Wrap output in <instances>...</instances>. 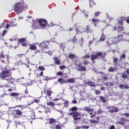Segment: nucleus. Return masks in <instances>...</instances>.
<instances>
[{
  "mask_svg": "<svg viewBox=\"0 0 129 129\" xmlns=\"http://www.w3.org/2000/svg\"><path fill=\"white\" fill-rule=\"evenodd\" d=\"M79 71H86V68L84 66H82L81 68H79L78 69Z\"/></svg>",
  "mask_w": 129,
  "mask_h": 129,
  "instance_id": "nucleus-26",
  "label": "nucleus"
},
{
  "mask_svg": "<svg viewBox=\"0 0 129 129\" xmlns=\"http://www.w3.org/2000/svg\"><path fill=\"white\" fill-rule=\"evenodd\" d=\"M6 33H7V30H4L3 34H2V36H5V35H6Z\"/></svg>",
  "mask_w": 129,
  "mask_h": 129,
  "instance_id": "nucleus-63",
  "label": "nucleus"
},
{
  "mask_svg": "<svg viewBox=\"0 0 129 129\" xmlns=\"http://www.w3.org/2000/svg\"><path fill=\"white\" fill-rule=\"evenodd\" d=\"M120 120L121 121H118L116 122V123H117L118 124H121V125H123L124 124V122H123V121H127V119H126L123 117H121L120 118Z\"/></svg>",
  "mask_w": 129,
  "mask_h": 129,
  "instance_id": "nucleus-10",
  "label": "nucleus"
},
{
  "mask_svg": "<svg viewBox=\"0 0 129 129\" xmlns=\"http://www.w3.org/2000/svg\"><path fill=\"white\" fill-rule=\"evenodd\" d=\"M8 77H12V74L10 73V70H6L0 73V78L6 80Z\"/></svg>",
  "mask_w": 129,
  "mask_h": 129,
  "instance_id": "nucleus-5",
  "label": "nucleus"
},
{
  "mask_svg": "<svg viewBox=\"0 0 129 129\" xmlns=\"http://www.w3.org/2000/svg\"><path fill=\"white\" fill-rule=\"evenodd\" d=\"M112 108L109 110V112H111V113H113V112H117L118 111V108L115 107H112Z\"/></svg>",
  "mask_w": 129,
  "mask_h": 129,
  "instance_id": "nucleus-11",
  "label": "nucleus"
},
{
  "mask_svg": "<svg viewBox=\"0 0 129 129\" xmlns=\"http://www.w3.org/2000/svg\"><path fill=\"white\" fill-rule=\"evenodd\" d=\"M55 128L56 129H61V126H60V125H59V124H57L55 126Z\"/></svg>",
  "mask_w": 129,
  "mask_h": 129,
  "instance_id": "nucleus-55",
  "label": "nucleus"
},
{
  "mask_svg": "<svg viewBox=\"0 0 129 129\" xmlns=\"http://www.w3.org/2000/svg\"><path fill=\"white\" fill-rule=\"evenodd\" d=\"M84 110L86 111H91L92 112L94 111V110L93 109L90 108L88 107H85L84 108Z\"/></svg>",
  "mask_w": 129,
  "mask_h": 129,
  "instance_id": "nucleus-24",
  "label": "nucleus"
},
{
  "mask_svg": "<svg viewBox=\"0 0 129 129\" xmlns=\"http://www.w3.org/2000/svg\"><path fill=\"white\" fill-rule=\"evenodd\" d=\"M92 21L94 23V25L95 27H96V24H98V23H99L100 22V21L99 20L94 19H92Z\"/></svg>",
  "mask_w": 129,
  "mask_h": 129,
  "instance_id": "nucleus-20",
  "label": "nucleus"
},
{
  "mask_svg": "<svg viewBox=\"0 0 129 129\" xmlns=\"http://www.w3.org/2000/svg\"><path fill=\"white\" fill-rule=\"evenodd\" d=\"M124 30V27H123V26L121 27H118L117 28V31L118 33H119V32H122V31H123Z\"/></svg>",
  "mask_w": 129,
  "mask_h": 129,
  "instance_id": "nucleus-28",
  "label": "nucleus"
},
{
  "mask_svg": "<svg viewBox=\"0 0 129 129\" xmlns=\"http://www.w3.org/2000/svg\"><path fill=\"white\" fill-rule=\"evenodd\" d=\"M115 127H114V125H111L109 128V129H115Z\"/></svg>",
  "mask_w": 129,
  "mask_h": 129,
  "instance_id": "nucleus-62",
  "label": "nucleus"
},
{
  "mask_svg": "<svg viewBox=\"0 0 129 129\" xmlns=\"http://www.w3.org/2000/svg\"><path fill=\"white\" fill-rule=\"evenodd\" d=\"M82 128H83V129H89V126L82 125Z\"/></svg>",
  "mask_w": 129,
  "mask_h": 129,
  "instance_id": "nucleus-44",
  "label": "nucleus"
},
{
  "mask_svg": "<svg viewBox=\"0 0 129 129\" xmlns=\"http://www.w3.org/2000/svg\"><path fill=\"white\" fill-rule=\"evenodd\" d=\"M53 59H54V61H55V64H56V65H60V60L58 59V58L53 57Z\"/></svg>",
  "mask_w": 129,
  "mask_h": 129,
  "instance_id": "nucleus-19",
  "label": "nucleus"
},
{
  "mask_svg": "<svg viewBox=\"0 0 129 129\" xmlns=\"http://www.w3.org/2000/svg\"><path fill=\"white\" fill-rule=\"evenodd\" d=\"M68 115H73V118L74 119V123L75 124L77 123L78 120L81 119V114L78 112H72L68 114Z\"/></svg>",
  "mask_w": 129,
  "mask_h": 129,
  "instance_id": "nucleus-3",
  "label": "nucleus"
},
{
  "mask_svg": "<svg viewBox=\"0 0 129 129\" xmlns=\"http://www.w3.org/2000/svg\"><path fill=\"white\" fill-rule=\"evenodd\" d=\"M100 14V12H97L95 13V17H98L99 16V14Z\"/></svg>",
  "mask_w": 129,
  "mask_h": 129,
  "instance_id": "nucleus-49",
  "label": "nucleus"
},
{
  "mask_svg": "<svg viewBox=\"0 0 129 129\" xmlns=\"http://www.w3.org/2000/svg\"><path fill=\"white\" fill-rule=\"evenodd\" d=\"M123 21H125V17H121L120 18V20H118V24L121 26H122V25H123V23H122Z\"/></svg>",
  "mask_w": 129,
  "mask_h": 129,
  "instance_id": "nucleus-16",
  "label": "nucleus"
},
{
  "mask_svg": "<svg viewBox=\"0 0 129 129\" xmlns=\"http://www.w3.org/2000/svg\"><path fill=\"white\" fill-rule=\"evenodd\" d=\"M95 93L97 94V95H98L99 94H100V91L96 90H95Z\"/></svg>",
  "mask_w": 129,
  "mask_h": 129,
  "instance_id": "nucleus-51",
  "label": "nucleus"
},
{
  "mask_svg": "<svg viewBox=\"0 0 129 129\" xmlns=\"http://www.w3.org/2000/svg\"><path fill=\"white\" fill-rule=\"evenodd\" d=\"M29 49L32 51H35V50H37V46L35 44H30L29 45Z\"/></svg>",
  "mask_w": 129,
  "mask_h": 129,
  "instance_id": "nucleus-14",
  "label": "nucleus"
},
{
  "mask_svg": "<svg viewBox=\"0 0 129 129\" xmlns=\"http://www.w3.org/2000/svg\"><path fill=\"white\" fill-rule=\"evenodd\" d=\"M66 82H68V83H74L75 82V78H70L68 79Z\"/></svg>",
  "mask_w": 129,
  "mask_h": 129,
  "instance_id": "nucleus-18",
  "label": "nucleus"
},
{
  "mask_svg": "<svg viewBox=\"0 0 129 129\" xmlns=\"http://www.w3.org/2000/svg\"><path fill=\"white\" fill-rule=\"evenodd\" d=\"M56 75L57 76H61L63 75V73L61 72H58L57 73Z\"/></svg>",
  "mask_w": 129,
  "mask_h": 129,
  "instance_id": "nucleus-45",
  "label": "nucleus"
},
{
  "mask_svg": "<svg viewBox=\"0 0 129 129\" xmlns=\"http://www.w3.org/2000/svg\"><path fill=\"white\" fill-rule=\"evenodd\" d=\"M25 93L27 95L29 94V91H28V89L26 88V89L25 91Z\"/></svg>",
  "mask_w": 129,
  "mask_h": 129,
  "instance_id": "nucleus-61",
  "label": "nucleus"
},
{
  "mask_svg": "<svg viewBox=\"0 0 129 129\" xmlns=\"http://www.w3.org/2000/svg\"><path fill=\"white\" fill-rule=\"evenodd\" d=\"M115 69L113 67H110L108 69V72H114Z\"/></svg>",
  "mask_w": 129,
  "mask_h": 129,
  "instance_id": "nucleus-31",
  "label": "nucleus"
},
{
  "mask_svg": "<svg viewBox=\"0 0 129 129\" xmlns=\"http://www.w3.org/2000/svg\"><path fill=\"white\" fill-rule=\"evenodd\" d=\"M49 122H47V123L52 124V123H55V122H56V120L54 118H50L49 119Z\"/></svg>",
  "mask_w": 129,
  "mask_h": 129,
  "instance_id": "nucleus-21",
  "label": "nucleus"
},
{
  "mask_svg": "<svg viewBox=\"0 0 129 129\" xmlns=\"http://www.w3.org/2000/svg\"><path fill=\"white\" fill-rule=\"evenodd\" d=\"M58 82H59L60 84L62 83H66V81L64 80L62 78H59L57 80Z\"/></svg>",
  "mask_w": 129,
  "mask_h": 129,
  "instance_id": "nucleus-25",
  "label": "nucleus"
},
{
  "mask_svg": "<svg viewBox=\"0 0 129 129\" xmlns=\"http://www.w3.org/2000/svg\"><path fill=\"white\" fill-rule=\"evenodd\" d=\"M82 27L81 26L78 27V28L76 29V31L77 32V34H82V33H93V30L90 29L89 27V25H87L86 26V28L85 30H83Z\"/></svg>",
  "mask_w": 129,
  "mask_h": 129,
  "instance_id": "nucleus-4",
  "label": "nucleus"
},
{
  "mask_svg": "<svg viewBox=\"0 0 129 129\" xmlns=\"http://www.w3.org/2000/svg\"><path fill=\"white\" fill-rule=\"evenodd\" d=\"M5 56L7 57V61L8 62H9L10 61V55H9V54H6Z\"/></svg>",
  "mask_w": 129,
  "mask_h": 129,
  "instance_id": "nucleus-56",
  "label": "nucleus"
},
{
  "mask_svg": "<svg viewBox=\"0 0 129 129\" xmlns=\"http://www.w3.org/2000/svg\"><path fill=\"white\" fill-rule=\"evenodd\" d=\"M7 95V93H5L4 94H3L2 95H1L0 96V98H4V97Z\"/></svg>",
  "mask_w": 129,
  "mask_h": 129,
  "instance_id": "nucleus-50",
  "label": "nucleus"
},
{
  "mask_svg": "<svg viewBox=\"0 0 129 129\" xmlns=\"http://www.w3.org/2000/svg\"><path fill=\"white\" fill-rule=\"evenodd\" d=\"M38 70L40 71H44L45 70V68L43 66H39L38 67Z\"/></svg>",
  "mask_w": 129,
  "mask_h": 129,
  "instance_id": "nucleus-34",
  "label": "nucleus"
},
{
  "mask_svg": "<svg viewBox=\"0 0 129 129\" xmlns=\"http://www.w3.org/2000/svg\"><path fill=\"white\" fill-rule=\"evenodd\" d=\"M119 88H120V89H129L128 86L126 85H123V84H120L119 85Z\"/></svg>",
  "mask_w": 129,
  "mask_h": 129,
  "instance_id": "nucleus-13",
  "label": "nucleus"
},
{
  "mask_svg": "<svg viewBox=\"0 0 129 129\" xmlns=\"http://www.w3.org/2000/svg\"><path fill=\"white\" fill-rule=\"evenodd\" d=\"M100 99L103 102H106V100L105 99V98L104 97L100 96Z\"/></svg>",
  "mask_w": 129,
  "mask_h": 129,
  "instance_id": "nucleus-33",
  "label": "nucleus"
},
{
  "mask_svg": "<svg viewBox=\"0 0 129 129\" xmlns=\"http://www.w3.org/2000/svg\"><path fill=\"white\" fill-rule=\"evenodd\" d=\"M107 44L108 46H110V45L112 44V41H111V40H109V41H107Z\"/></svg>",
  "mask_w": 129,
  "mask_h": 129,
  "instance_id": "nucleus-43",
  "label": "nucleus"
},
{
  "mask_svg": "<svg viewBox=\"0 0 129 129\" xmlns=\"http://www.w3.org/2000/svg\"><path fill=\"white\" fill-rule=\"evenodd\" d=\"M82 13H83V14H84V15H85L86 16V18H87L88 17V15H87L88 14V12L85 10L82 11Z\"/></svg>",
  "mask_w": 129,
  "mask_h": 129,
  "instance_id": "nucleus-37",
  "label": "nucleus"
},
{
  "mask_svg": "<svg viewBox=\"0 0 129 129\" xmlns=\"http://www.w3.org/2000/svg\"><path fill=\"white\" fill-rule=\"evenodd\" d=\"M59 68L61 70H63V69H65V68H66V67H65V66H60Z\"/></svg>",
  "mask_w": 129,
  "mask_h": 129,
  "instance_id": "nucleus-54",
  "label": "nucleus"
},
{
  "mask_svg": "<svg viewBox=\"0 0 129 129\" xmlns=\"http://www.w3.org/2000/svg\"><path fill=\"white\" fill-rule=\"evenodd\" d=\"M77 110V107H73L69 109V111H76Z\"/></svg>",
  "mask_w": 129,
  "mask_h": 129,
  "instance_id": "nucleus-29",
  "label": "nucleus"
},
{
  "mask_svg": "<svg viewBox=\"0 0 129 129\" xmlns=\"http://www.w3.org/2000/svg\"><path fill=\"white\" fill-rule=\"evenodd\" d=\"M117 60H118L117 57L113 58V61L114 65H115V66L116 65Z\"/></svg>",
  "mask_w": 129,
  "mask_h": 129,
  "instance_id": "nucleus-35",
  "label": "nucleus"
},
{
  "mask_svg": "<svg viewBox=\"0 0 129 129\" xmlns=\"http://www.w3.org/2000/svg\"><path fill=\"white\" fill-rule=\"evenodd\" d=\"M69 57L70 58V59H73V58H75V54H71L69 55Z\"/></svg>",
  "mask_w": 129,
  "mask_h": 129,
  "instance_id": "nucleus-39",
  "label": "nucleus"
},
{
  "mask_svg": "<svg viewBox=\"0 0 129 129\" xmlns=\"http://www.w3.org/2000/svg\"><path fill=\"white\" fill-rule=\"evenodd\" d=\"M121 77L122 78H123V79H126V78H127V75L125 74H122Z\"/></svg>",
  "mask_w": 129,
  "mask_h": 129,
  "instance_id": "nucleus-36",
  "label": "nucleus"
},
{
  "mask_svg": "<svg viewBox=\"0 0 129 129\" xmlns=\"http://www.w3.org/2000/svg\"><path fill=\"white\" fill-rule=\"evenodd\" d=\"M104 40H105V35L103 33V30H102V33L101 35V37L100 38V41H101V42H103Z\"/></svg>",
  "mask_w": 129,
  "mask_h": 129,
  "instance_id": "nucleus-15",
  "label": "nucleus"
},
{
  "mask_svg": "<svg viewBox=\"0 0 129 129\" xmlns=\"http://www.w3.org/2000/svg\"><path fill=\"white\" fill-rule=\"evenodd\" d=\"M95 5V3L92 1H90V7L92 8V6Z\"/></svg>",
  "mask_w": 129,
  "mask_h": 129,
  "instance_id": "nucleus-32",
  "label": "nucleus"
},
{
  "mask_svg": "<svg viewBox=\"0 0 129 129\" xmlns=\"http://www.w3.org/2000/svg\"><path fill=\"white\" fill-rule=\"evenodd\" d=\"M123 115H125L127 117H129V113H124Z\"/></svg>",
  "mask_w": 129,
  "mask_h": 129,
  "instance_id": "nucleus-59",
  "label": "nucleus"
},
{
  "mask_svg": "<svg viewBox=\"0 0 129 129\" xmlns=\"http://www.w3.org/2000/svg\"><path fill=\"white\" fill-rule=\"evenodd\" d=\"M25 9H28V6H27L26 3L24 2V1L22 0L15 5L14 11L17 14H21V13H23V11H24Z\"/></svg>",
  "mask_w": 129,
  "mask_h": 129,
  "instance_id": "nucleus-1",
  "label": "nucleus"
},
{
  "mask_svg": "<svg viewBox=\"0 0 129 129\" xmlns=\"http://www.w3.org/2000/svg\"><path fill=\"white\" fill-rule=\"evenodd\" d=\"M90 58V56L89 55H85L82 57V59H89Z\"/></svg>",
  "mask_w": 129,
  "mask_h": 129,
  "instance_id": "nucleus-41",
  "label": "nucleus"
},
{
  "mask_svg": "<svg viewBox=\"0 0 129 129\" xmlns=\"http://www.w3.org/2000/svg\"><path fill=\"white\" fill-rule=\"evenodd\" d=\"M11 96H14L15 99L16 100H20V101H21V100H22V98H23V97H27V96H21L20 98L19 97L20 94L18 93H11L10 94Z\"/></svg>",
  "mask_w": 129,
  "mask_h": 129,
  "instance_id": "nucleus-7",
  "label": "nucleus"
},
{
  "mask_svg": "<svg viewBox=\"0 0 129 129\" xmlns=\"http://www.w3.org/2000/svg\"><path fill=\"white\" fill-rule=\"evenodd\" d=\"M89 63V61H88V60H84V62L83 64L84 65H87Z\"/></svg>",
  "mask_w": 129,
  "mask_h": 129,
  "instance_id": "nucleus-46",
  "label": "nucleus"
},
{
  "mask_svg": "<svg viewBox=\"0 0 129 129\" xmlns=\"http://www.w3.org/2000/svg\"><path fill=\"white\" fill-rule=\"evenodd\" d=\"M90 122L92 124H97V123H99V121L98 120H95L93 119H90Z\"/></svg>",
  "mask_w": 129,
  "mask_h": 129,
  "instance_id": "nucleus-22",
  "label": "nucleus"
},
{
  "mask_svg": "<svg viewBox=\"0 0 129 129\" xmlns=\"http://www.w3.org/2000/svg\"><path fill=\"white\" fill-rule=\"evenodd\" d=\"M69 102V101L68 100H67L64 102V107H68V103Z\"/></svg>",
  "mask_w": 129,
  "mask_h": 129,
  "instance_id": "nucleus-38",
  "label": "nucleus"
},
{
  "mask_svg": "<svg viewBox=\"0 0 129 129\" xmlns=\"http://www.w3.org/2000/svg\"><path fill=\"white\" fill-rule=\"evenodd\" d=\"M55 79V78L49 77L48 76L44 77V78L43 79L44 81H49V80H53Z\"/></svg>",
  "mask_w": 129,
  "mask_h": 129,
  "instance_id": "nucleus-17",
  "label": "nucleus"
},
{
  "mask_svg": "<svg viewBox=\"0 0 129 129\" xmlns=\"http://www.w3.org/2000/svg\"><path fill=\"white\" fill-rule=\"evenodd\" d=\"M77 41V39H76V37L74 36L72 40V42L75 43Z\"/></svg>",
  "mask_w": 129,
  "mask_h": 129,
  "instance_id": "nucleus-48",
  "label": "nucleus"
},
{
  "mask_svg": "<svg viewBox=\"0 0 129 129\" xmlns=\"http://www.w3.org/2000/svg\"><path fill=\"white\" fill-rule=\"evenodd\" d=\"M87 84L89 85V86H91L92 87H95L96 85L95 84H94L93 82H88Z\"/></svg>",
  "mask_w": 129,
  "mask_h": 129,
  "instance_id": "nucleus-23",
  "label": "nucleus"
},
{
  "mask_svg": "<svg viewBox=\"0 0 129 129\" xmlns=\"http://www.w3.org/2000/svg\"><path fill=\"white\" fill-rule=\"evenodd\" d=\"M33 102H35V103H39V102H40V100L35 99L33 100Z\"/></svg>",
  "mask_w": 129,
  "mask_h": 129,
  "instance_id": "nucleus-47",
  "label": "nucleus"
},
{
  "mask_svg": "<svg viewBox=\"0 0 129 129\" xmlns=\"http://www.w3.org/2000/svg\"><path fill=\"white\" fill-rule=\"evenodd\" d=\"M47 105H50V106H55V103L52 101H50L49 102L47 103Z\"/></svg>",
  "mask_w": 129,
  "mask_h": 129,
  "instance_id": "nucleus-30",
  "label": "nucleus"
},
{
  "mask_svg": "<svg viewBox=\"0 0 129 129\" xmlns=\"http://www.w3.org/2000/svg\"><path fill=\"white\" fill-rule=\"evenodd\" d=\"M115 39L116 41L114 42V44H117L119 41H121V39H122V35H118Z\"/></svg>",
  "mask_w": 129,
  "mask_h": 129,
  "instance_id": "nucleus-12",
  "label": "nucleus"
},
{
  "mask_svg": "<svg viewBox=\"0 0 129 129\" xmlns=\"http://www.w3.org/2000/svg\"><path fill=\"white\" fill-rule=\"evenodd\" d=\"M4 51L1 52V58H5V54H4Z\"/></svg>",
  "mask_w": 129,
  "mask_h": 129,
  "instance_id": "nucleus-52",
  "label": "nucleus"
},
{
  "mask_svg": "<svg viewBox=\"0 0 129 129\" xmlns=\"http://www.w3.org/2000/svg\"><path fill=\"white\" fill-rule=\"evenodd\" d=\"M47 43H49V42L43 41L42 43L39 44V47H40L41 50L47 49V48H48V44H47Z\"/></svg>",
  "mask_w": 129,
  "mask_h": 129,
  "instance_id": "nucleus-8",
  "label": "nucleus"
},
{
  "mask_svg": "<svg viewBox=\"0 0 129 129\" xmlns=\"http://www.w3.org/2000/svg\"><path fill=\"white\" fill-rule=\"evenodd\" d=\"M106 15H107L108 19H109V20H110V21H111V20H112V18L110 17L109 16H108V15L107 14H106Z\"/></svg>",
  "mask_w": 129,
  "mask_h": 129,
  "instance_id": "nucleus-60",
  "label": "nucleus"
},
{
  "mask_svg": "<svg viewBox=\"0 0 129 129\" xmlns=\"http://www.w3.org/2000/svg\"><path fill=\"white\" fill-rule=\"evenodd\" d=\"M105 53H102L101 52H98L96 53V54H92L91 56V60L93 61V60H95V59H98V57H100L102 58V59H104L105 58Z\"/></svg>",
  "mask_w": 129,
  "mask_h": 129,
  "instance_id": "nucleus-6",
  "label": "nucleus"
},
{
  "mask_svg": "<svg viewBox=\"0 0 129 129\" xmlns=\"http://www.w3.org/2000/svg\"><path fill=\"white\" fill-rule=\"evenodd\" d=\"M120 58L121 59H124V58H125V54H122L120 56Z\"/></svg>",
  "mask_w": 129,
  "mask_h": 129,
  "instance_id": "nucleus-53",
  "label": "nucleus"
},
{
  "mask_svg": "<svg viewBox=\"0 0 129 129\" xmlns=\"http://www.w3.org/2000/svg\"><path fill=\"white\" fill-rule=\"evenodd\" d=\"M25 41H26V39L25 38H21L19 39V42L20 43H24V42H25Z\"/></svg>",
  "mask_w": 129,
  "mask_h": 129,
  "instance_id": "nucleus-40",
  "label": "nucleus"
},
{
  "mask_svg": "<svg viewBox=\"0 0 129 129\" xmlns=\"http://www.w3.org/2000/svg\"><path fill=\"white\" fill-rule=\"evenodd\" d=\"M24 55H25V54H23V53H22V54H18L17 56L19 57V58H21L22 56H24Z\"/></svg>",
  "mask_w": 129,
  "mask_h": 129,
  "instance_id": "nucleus-57",
  "label": "nucleus"
},
{
  "mask_svg": "<svg viewBox=\"0 0 129 129\" xmlns=\"http://www.w3.org/2000/svg\"><path fill=\"white\" fill-rule=\"evenodd\" d=\"M37 22H38L41 27H45L47 25V20L43 19H37L33 22V24L32 25V28L34 30L35 29H40L39 27L40 25Z\"/></svg>",
  "mask_w": 129,
  "mask_h": 129,
  "instance_id": "nucleus-2",
  "label": "nucleus"
},
{
  "mask_svg": "<svg viewBox=\"0 0 129 129\" xmlns=\"http://www.w3.org/2000/svg\"><path fill=\"white\" fill-rule=\"evenodd\" d=\"M14 111L16 112V114H17V115H21L22 113L20 109L15 110Z\"/></svg>",
  "mask_w": 129,
  "mask_h": 129,
  "instance_id": "nucleus-27",
  "label": "nucleus"
},
{
  "mask_svg": "<svg viewBox=\"0 0 129 129\" xmlns=\"http://www.w3.org/2000/svg\"><path fill=\"white\" fill-rule=\"evenodd\" d=\"M22 46H23V47H26L27 46V43H26V42H23Z\"/></svg>",
  "mask_w": 129,
  "mask_h": 129,
  "instance_id": "nucleus-58",
  "label": "nucleus"
},
{
  "mask_svg": "<svg viewBox=\"0 0 129 129\" xmlns=\"http://www.w3.org/2000/svg\"><path fill=\"white\" fill-rule=\"evenodd\" d=\"M52 93V91H50V90H47V93L46 94L48 96H51V94Z\"/></svg>",
  "mask_w": 129,
  "mask_h": 129,
  "instance_id": "nucleus-42",
  "label": "nucleus"
},
{
  "mask_svg": "<svg viewBox=\"0 0 129 129\" xmlns=\"http://www.w3.org/2000/svg\"><path fill=\"white\" fill-rule=\"evenodd\" d=\"M126 73L129 75V69H127L126 71Z\"/></svg>",
  "mask_w": 129,
  "mask_h": 129,
  "instance_id": "nucleus-64",
  "label": "nucleus"
},
{
  "mask_svg": "<svg viewBox=\"0 0 129 129\" xmlns=\"http://www.w3.org/2000/svg\"><path fill=\"white\" fill-rule=\"evenodd\" d=\"M5 80L8 81V83H10L11 84H13L15 81V79L12 77L7 78Z\"/></svg>",
  "mask_w": 129,
  "mask_h": 129,
  "instance_id": "nucleus-9",
  "label": "nucleus"
}]
</instances>
